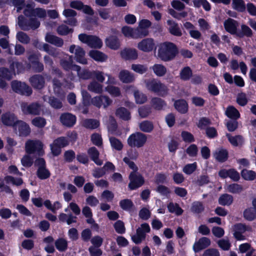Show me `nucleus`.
<instances>
[{"instance_id": "f257e3e1", "label": "nucleus", "mask_w": 256, "mask_h": 256, "mask_svg": "<svg viewBox=\"0 0 256 256\" xmlns=\"http://www.w3.org/2000/svg\"><path fill=\"white\" fill-rule=\"evenodd\" d=\"M24 14L30 18V20L27 22L22 16L18 18V24L23 30H28L30 28L34 30L39 27L40 22L38 18H44L46 15V11L41 8L34 9L31 6L28 5L24 7Z\"/></svg>"}, {"instance_id": "f03ea898", "label": "nucleus", "mask_w": 256, "mask_h": 256, "mask_svg": "<svg viewBox=\"0 0 256 256\" xmlns=\"http://www.w3.org/2000/svg\"><path fill=\"white\" fill-rule=\"evenodd\" d=\"M177 52L175 44L170 42H164L158 46L157 56L162 61L168 62L172 60Z\"/></svg>"}, {"instance_id": "7ed1b4c3", "label": "nucleus", "mask_w": 256, "mask_h": 256, "mask_svg": "<svg viewBox=\"0 0 256 256\" xmlns=\"http://www.w3.org/2000/svg\"><path fill=\"white\" fill-rule=\"evenodd\" d=\"M124 161L134 170L130 175L129 188L130 190H134L142 186L144 182V180L142 176L136 172L138 168L134 162H132L128 158H124Z\"/></svg>"}, {"instance_id": "20e7f679", "label": "nucleus", "mask_w": 256, "mask_h": 256, "mask_svg": "<svg viewBox=\"0 0 256 256\" xmlns=\"http://www.w3.org/2000/svg\"><path fill=\"white\" fill-rule=\"evenodd\" d=\"M146 88L152 92L164 96L168 94V88L164 84L154 78L144 80Z\"/></svg>"}, {"instance_id": "39448f33", "label": "nucleus", "mask_w": 256, "mask_h": 256, "mask_svg": "<svg viewBox=\"0 0 256 256\" xmlns=\"http://www.w3.org/2000/svg\"><path fill=\"white\" fill-rule=\"evenodd\" d=\"M78 39L91 48L100 49L103 45L102 40L96 36L82 34L78 35Z\"/></svg>"}, {"instance_id": "423d86ee", "label": "nucleus", "mask_w": 256, "mask_h": 256, "mask_svg": "<svg viewBox=\"0 0 256 256\" xmlns=\"http://www.w3.org/2000/svg\"><path fill=\"white\" fill-rule=\"evenodd\" d=\"M147 140L146 136L140 132H136L130 134L128 140L127 142L132 148H140L142 147Z\"/></svg>"}, {"instance_id": "0eeeda50", "label": "nucleus", "mask_w": 256, "mask_h": 256, "mask_svg": "<svg viewBox=\"0 0 256 256\" xmlns=\"http://www.w3.org/2000/svg\"><path fill=\"white\" fill-rule=\"evenodd\" d=\"M43 144L38 140H28L25 144V150L28 154L37 152L39 155L44 154Z\"/></svg>"}, {"instance_id": "6e6552de", "label": "nucleus", "mask_w": 256, "mask_h": 256, "mask_svg": "<svg viewBox=\"0 0 256 256\" xmlns=\"http://www.w3.org/2000/svg\"><path fill=\"white\" fill-rule=\"evenodd\" d=\"M150 231V227L147 224H143L136 229V233L132 236V240L136 244H140L146 238V234Z\"/></svg>"}, {"instance_id": "1a4fd4ad", "label": "nucleus", "mask_w": 256, "mask_h": 256, "mask_svg": "<svg viewBox=\"0 0 256 256\" xmlns=\"http://www.w3.org/2000/svg\"><path fill=\"white\" fill-rule=\"evenodd\" d=\"M112 102V100L105 95L96 96L90 99V104L100 108H106Z\"/></svg>"}, {"instance_id": "9d476101", "label": "nucleus", "mask_w": 256, "mask_h": 256, "mask_svg": "<svg viewBox=\"0 0 256 256\" xmlns=\"http://www.w3.org/2000/svg\"><path fill=\"white\" fill-rule=\"evenodd\" d=\"M137 48L144 52H150L156 48V44L152 38H145L139 42L137 44Z\"/></svg>"}, {"instance_id": "9b49d317", "label": "nucleus", "mask_w": 256, "mask_h": 256, "mask_svg": "<svg viewBox=\"0 0 256 256\" xmlns=\"http://www.w3.org/2000/svg\"><path fill=\"white\" fill-rule=\"evenodd\" d=\"M21 110L26 114L38 115L40 114L42 108L38 103L28 104L24 102L21 104Z\"/></svg>"}, {"instance_id": "f8f14e48", "label": "nucleus", "mask_w": 256, "mask_h": 256, "mask_svg": "<svg viewBox=\"0 0 256 256\" xmlns=\"http://www.w3.org/2000/svg\"><path fill=\"white\" fill-rule=\"evenodd\" d=\"M72 54H74L76 60L82 64H86L88 63L87 60L84 58L85 52L82 48L78 46L72 45L69 49Z\"/></svg>"}, {"instance_id": "ddd939ff", "label": "nucleus", "mask_w": 256, "mask_h": 256, "mask_svg": "<svg viewBox=\"0 0 256 256\" xmlns=\"http://www.w3.org/2000/svg\"><path fill=\"white\" fill-rule=\"evenodd\" d=\"M250 227L242 224H235L233 227L234 236L238 240H245V236L243 234L246 231H251Z\"/></svg>"}, {"instance_id": "4468645a", "label": "nucleus", "mask_w": 256, "mask_h": 256, "mask_svg": "<svg viewBox=\"0 0 256 256\" xmlns=\"http://www.w3.org/2000/svg\"><path fill=\"white\" fill-rule=\"evenodd\" d=\"M12 88L13 90L16 92L23 95L30 96L32 92V89L25 83L20 82L14 81L12 82Z\"/></svg>"}, {"instance_id": "2eb2a0df", "label": "nucleus", "mask_w": 256, "mask_h": 256, "mask_svg": "<svg viewBox=\"0 0 256 256\" xmlns=\"http://www.w3.org/2000/svg\"><path fill=\"white\" fill-rule=\"evenodd\" d=\"M14 130L18 132L20 136H27L30 133V128L29 126L24 122L18 120L17 124L14 125Z\"/></svg>"}, {"instance_id": "dca6fc26", "label": "nucleus", "mask_w": 256, "mask_h": 256, "mask_svg": "<svg viewBox=\"0 0 256 256\" xmlns=\"http://www.w3.org/2000/svg\"><path fill=\"white\" fill-rule=\"evenodd\" d=\"M70 6L73 8H75L78 10H82L85 14L90 15H92L94 14L93 10L90 6L84 5L80 1H72L70 4Z\"/></svg>"}, {"instance_id": "f3484780", "label": "nucleus", "mask_w": 256, "mask_h": 256, "mask_svg": "<svg viewBox=\"0 0 256 256\" xmlns=\"http://www.w3.org/2000/svg\"><path fill=\"white\" fill-rule=\"evenodd\" d=\"M2 122L4 124L8 126H12L14 128V125L18 121L17 117L12 113L8 112L2 115Z\"/></svg>"}, {"instance_id": "a211bd4d", "label": "nucleus", "mask_w": 256, "mask_h": 256, "mask_svg": "<svg viewBox=\"0 0 256 256\" xmlns=\"http://www.w3.org/2000/svg\"><path fill=\"white\" fill-rule=\"evenodd\" d=\"M121 57L126 60H135L138 58V52L134 48H124L120 52Z\"/></svg>"}, {"instance_id": "6ab92c4d", "label": "nucleus", "mask_w": 256, "mask_h": 256, "mask_svg": "<svg viewBox=\"0 0 256 256\" xmlns=\"http://www.w3.org/2000/svg\"><path fill=\"white\" fill-rule=\"evenodd\" d=\"M119 80L123 83H131L134 81V75L126 70H121L118 76Z\"/></svg>"}, {"instance_id": "aec40b11", "label": "nucleus", "mask_w": 256, "mask_h": 256, "mask_svg": "<svg viewBox=\"0 0 256 256\" xmlns=\"http://www.w3.org/2000/svg\"><path fill=\"white\" fill-rule=\"evenodd\" d=\"M224 24L225 30L228 32L236 35L238 25L236 20L230 18L224 21Z\"/></svg>"}, {"instance_id": "412c9836", "label": "nucleus", "mask_w": 256, "mask_h": 256, "mask_svg": "<svg viewBox=\"0 0 256 256\" xmlns=\"http://www.w3.org/2000/svg\"><path fill=\"white\" fill-rule=\"evenodd\" d=\"M88 54L90 58L98 62H104L108 58L106 54L97 50H90Z\"/></svg>"}, {"instance_id": "4be33fe9", "label": "nucleus", "mask_w": 256, "mask_h": 256, "mask_svg": "<svg viewBox=\"0 0 256 256\" xmlns=\"http://www.w3.org/2000/svg\"><path fill=\"white\" fill-rule=\"evenodd\" d=\"M210 244V240L209 238L204 237L196 242L193 246L194 250L196 252L208 246Z\"/></svg>"}, {"instance_id": "5701e85b", "label": "nucleus", "mask_w": 256, "mask_h": 256, "mask_svg": "<svg viewBox=\"0 0 256 256\" xmlns=\"http://www.w3.org/2000/svg\"><path fill=\"white\" fill-rule=\"evenodd\" d=\"M73 70L77 72L78 76L80 79L88 80L91 78L92 72H91L88 70L86 68L82 69L78 65H74L73 66Z\"/></svg>"}, {"instance_id": "b1692460", "label": "nucleus", "mask_w": 256, "mask_h": 256, "mask_svg": "<svg viewBox=\"0 0 256 256\" xmlns=\"http://www.w3.org/2000/svg\"><path fill=\"white\" fill-rule=\"evenodd\" d=\"M60 120L62 124L68 127L72 126L76 122V116L69 113L62 114Z\"/></svg>"}, {"instance_id": "393cba45", "label": "nucleus", "mask_w": 256, "mask_h": 256, "mask_svg": "<svg viewBox=\"0 0 256 256\" xmlns=\"http://www.w3.org/2000/svg\"><path fill=\"white\" fill-rule=\"evenodd\" d=\"M13 72L8 71L6 68H0V88H4L6 86V83L4 78L10 80L12 78Z\"/></svg>"}, {"instance_id": "a878e982", "label": "nucleus", "mask_w": 256, "mask_h": 256, "mask_svg": "<svg viewBox=\"0 0 256 256\" xmlns=\"http://www.w3.org/2000/svg\"><path fill=\"white\" fill-rule=\"evenodd\" d=\"M106 45L114 50H118L120 46L119 40L116 36H110L105 40Z\"/></svg>"}, {"instance_id": "bb28decb", "label": "nucleus", "mask_w": 256, "mask_h": 256, "mask_svg": "<svg viewBox=\"0 0 256 256\" xmlns=\"http://www.w3.org/2000/svg\"><path fill=\"white\" fill-rule=\"evenodd\" d=\"M89 91L96 94H102L104 92L103 85L95 80L91 82L88 86Z\"/></svg>"}, {"instance_id": "cd10ccee", "label": "nucleus", "mask_w": 256, "mask_h": 256, "mask_svg": "<svg viewBox=\"0 0 256 256\" xmlns=\"http://www.w3.org/2000/svg\"><path fill=\"white\" fill-rule=\"evenodd\" d=\"M30 81L32 85L36 88L40 89L44 86V78L40 75H36L32 76Z\"/></svg>"}, {"instance_id": "c85d7f7f", "label": "nucleus", "mask_w": 256, "mask_h": 256, "mask_svg": "<svg viewBox=\"0 0 256 256\" xmlns=\"http://www.w3.org/2000/svg\"><path fill=\"white\" fill-rule=\"evenodd\" d=\"M214 158L220 162L226 161L228 158V152L226 150L218 148L214 153Z\"/></svg>"}, {"instance_id": "c756f323", "label": "nucleus", "mask_w": 256, "mask_h": 256, "mask_svg": "<svg viewBox=\"0 0 256 256\" xmlns=\"http://www.w3.org/2000/svg\"><path fill=\"white\" fill-rule=\"evenodd\" d=\"M150 68L152 70L154 73L157 76L159 77L164 76L167 72L166 67L162 64H154Z\"/></svg>"}, {"instance_id": "7c9ffc66", "label": "nucleus", "mask_w": 256, "mask_h": 256, "mask_svg": "<svg viewBox=\"0 0 256 256\" xmlns=\"http://www.w3.org/2000/svg\"><path fill=\"white\" fill-rule=\"evenodd\" d=\"M167 24L169 26V31L171 34L178 36L182 35L181 30L176 22L172 20H168Z\"/></svg>"}, {"instance_id": "2f4dec72", "label": "nucleus", "mask_w": 256, "mask_h": 256, "mask_svg": "<svg viewBox=\"0 0 256 256\" xmlns=\"http://www.w3.org/2000/svg\"><path fill=\"white\" fill-rule=\"evenodd\" d=\"M252 35V30L245 24H242L240 27V30H237L236 34V36L240 38H242L244 36L250 37Z\"/></svg>"}, {"instance_id": "473e14b6", "label": "nucleus", "mask_w": 256, "mask_h": 256, "mask_svg": "<svg viewBox=\"0 0 256 256\" xmlns=\"http://www.w3.org/2000/svg\"><path fill=\"white\" fill-rule=\"evenodd\" d=\"M116 115L124 120H128L130 119V113L124 108H118L116 112Z\"/></svg>"}, {"instance_id": "72a5a7b5", "label": "nucleus", "mask_w": 256, "mask_h": 256, "mask_svg": "<svg viewBox=\"0 0 256 256\" xmlns=\"http://www.w3.org/2000/svg\"><path fill=\"white\" fill-rule=\"evenodd\" d=\"M192 70L189 66H185L180 72V78L182 80H188L192 76Z\"/></svg>"}, {"instance_id": "f704fd0d", "label": "nucleus", "mask_w": 256, "mask_h": 256, "mask_svg": "<svg viewBox=\"0 0 256 256\" xmlns=\"http://www.w3.org/2000/svg\"><path fill=\"white\" fill-rule=\"evenodd\" d=\"M88 154L91 157L93 161L98 166H100L102 164V162L98 159L99 152L94 147L90 148L88 150Z\"/></svg>"}, {"instance_id": "c9c22d12", "label": "nucleus", "mask_w": 256, "mask_h": 256, "mask_svg": "<svg viewBox=\"0 0 256 256\" xmlns=\"http://www.w3.org/2000/svg\"><path fill=\"white\" fill-rule=\"evenodd\" d=\"M175 108L180 113L185 114L188 110V104L184 100H178L174 103Z\"/></svg>"}, {"instance_id": "e433bc0d", "label": "nucleus", "mask_w": 256, "mask_h": 256, "mask_svg": "<svg viewBox=\"0 0 256 256\" xmlns=\"http://www.w3.org/2000/svg\"><path fill=\"white\" fill-rule=\"evenodd\" d=\"M45 40L47 42L57 46H61L63 44V41L61 38L50 34H47Z\"/></svg>"}, {"instance_id": "4c0bfd02", "label": "nucleus", "mask_w": 256, "mask_h": 256, "mask_svg": "<svg viewBox=\"0 0 256 256\" xmlns=\"http://www.w3.org/2000/svg\"><path fill=\"white\" fill-rule=\"evenodd\" d=\"M43 99L44 101L48 102L50 106L54 108H60L62 106V102L54 97H48L44 96Z\"/></svg>"}, {"instance_id": "58836bf2", "label": "nucleus", "mask_w": 256, "mask_h": 256, "mask_svg": "<svg viewBox=\"0 0 256 256\" xmlns=\"http://www.w3.org/2000/svg\"><path fill=\"white\" fill-rule=\"evenodd\" d=\"M232 202V196L227 194H222L218 198V203L222 206H230Z\"/></svg>"}, {"instance_id": "ea45409f", "label": "nucleus", "mask_w": 256, "mask_h": 256, "mask_svg": "<svg viewBox=\"0 0 256 256\" xmlns=\"http://www.w3.org/2000/svg\"><path fill=\"white\" fill-rule=\"evenodd\" d=\"M242 178L246 180H253L256 178V173L252 170L244 169L241 172Z\"/></svg>"}, {"instance_id": "a19ab883", "label": "nucleus", "mask_w": 256, "mask_h": 256, "mask_svg": "<svg viewBox=\"0 0 256 256\" xmlns=\"http://www.w3.org/2000/svg\"><path fill=\"white\" fill-rule=\"evenodd\" d=\"M131 69L134 72L142 74L147 72L148 68L146 65L133 64L131 66Z\"/></svg>"}, {"instance_id": "79ce46f5", "label": "nucleus", "mask_w": 256, "mask_h": 256, "mask_svg": "<svg viewBox=\"0 0 256 256\" xmlns=\"http://www.w3.org/2000/svg\"><path fill=\"white\" fill-rule=\"evenodd\" d=\"M238 250L241 253H244L248 252L246 256H251L254 252V250L252 248L248 243L241 244L239 246Z\"/></svg>"}, {"instance_id": "37998d69", "label": "nucleus", "mask_w": 256, "mask_h": 256, "mask_svg": "<svg viewBox=\"0 0 256 256\" xmlns=\"http://www.w3.org/2000/svg\"><path fill=\"white\" fill-rule=\"evenodd\" d=\"M226 115L230 118L238 119L240 116L238 111L233 106H229L226 111Z\"/></svg>"}, {"instance_id": "c03bdc74", "label": "nucleus", "mask_w": 256, "mask_h": 256, "mask_svg": "<svg viewBox=\"0 0 256 256\" xmlns=\"http://www.w3.org/2000/svg\"><path fill=\"white\" fill-rule=\"evenodd\" d=\"M244 216L248 220H253L256 218V209L254 208H250L246 210L244 212Z\"/></svg>"}, {"instance_id": "a18cd8bd", "label": "nucleus", "mask_w": 256, "mask_h": 256, "mask_svg": "<svg viewBox=\"0 0 256 256\" xmlns=\"http://www.w3.org/2000/svg\"><path fill=\"white\" fill-rule=\"evenodd\" d=\"M105 90L112 96L118 97L120 96V90L118 87L108 85L106 87Z\"/></svg>"}, {"instance_id": "49530a36", "label": "nucleus", "mask_w": 256, "mask_h": 256, "mask_svg": "<svg viewBox=\"0 0 256 256\" xmlns=\"http://www.w3.org/2000/svg\"><path fill=\"white\" fill-rule=\"evenodd\" d=\"M122 32L124 35L126 37L136 38L137 35L136 34L135 28L125 26L122 28Z\"/></svg>"}, {"instance_id": "de8ad7c7", "label": "nucleus", "mask_w": 256, "mask_h": 256, "mask_svg": "<svg viewBox=\"0 0 256 256\" xmlns=\"http://www.w3.org/2000/svg\"><path fill=\"white\" fill-rule=\"evenodd\" d=\"M55 246L58 250L64 252L68 248V242L64 238H60L55 242Z\"/></svg>"}, {"instance_id": "09e8293b", "label": "nucleus", "mask_w": 256, "mask_h": 256, "mask_svg": "<svg viewBox=\"0 0 256 256\" xmlns=\"http://www.w3.org/2000/svg\"><path fill=\"white\" fill-rule=\"evenodd\" d=\"M134 94L136 102L138 104H142L147 101L146 96L138 90L134 91Z\"/></svg>"}, {"instance_id": "8fccbe9b", "label": "nucleus", "mask_w": 256, "mask_h": 256, "mask_svg": "<svg viewBox=\"0 0 256 256\" xmlns=\"http://www.w3.org/2000/svg\"><path fill=\"white\" fill-rule=\"evenodd\" d=\"M232 7L238 12H244L246 9L244 2L243 0H232Z\"/></svg>"}, {"instance_id": "3c124183", "label": "nucleus", "mask_w": 256, "mask_h": 256, "mask_svg": "<svg viewBox=\"0 0 256 256\" xmlns=\"http://www.w3.org/2000/svg\"><path fill=\"white\" fill-rule=\"evenodd\" d=\"M226 191L231 193H239L242 190V186L237 184L226 185L225 186Z\"/></svg>"}, {"instance_id": "603ef678", "label": "nucleus", "mask_w": 256, "mask_h": 256, "mask_svg": "<svg viewBox=\"0 0 256 256\" xmlns=\"http://www.w3.org/2000/svg\"><path fill=\"white\" fill-rule=\"evenodd\" d=\"M226 136L230 144L234 146H238L243 143V138L240 136H232L229 134H227Z\"/></svg>"}, {"instance_id": "864d4df0", "label": "nucleus", "mask_w": 256, "mask_h": 256, "mask_svg": "<svg viewBox=\"0 0 256 256\" xmlns=\"http://www.w3.org/2000/svg\"><path fill=\"white\" fill-rule=\"evenodd\" d=\"M139 127L141 130L146 132H150L154 128L152 124L147 120L144 121L139 124Z\"/></svg>"}, {"instance_id": "5fc2aeb1", "label": "nucleus", "mask_w": 256, "mask_h": 256, "mask_svg": "<svg viewBox=\"0 0 256 256\" xmlns=\"http://www.w3.org/2000/svg\"><path fill=\"white\" fill-rule=\"evenodd\" d=\"M168 208L170 212L174 213L177 215H180L183 212L178 204L173 202H170L168 205Z\"/></svg>"}, {"instance_id": "6e6d98bb", "label": "nucleus", "mask_w": 256, "mask_h": 256, "mask_svg": "<svg viewBox=\"0 0 256 256\" xmlns=\"http://www.w3.org/2000/svg\"><path fill=\"white\" fill-rule=\"evenodd\" d=\"M83 125L87 128L94 129L98 128L100 126L98 121L96 120H86L83 122Z\"/></svg>"}, {"instance_id": "4d7b16f0", "label": "nucleus", "mask_w": 256, "mask_h": 256, "mask_svg": "<svg viewBox=\"0 0 256 256\" xmlns=\"http://www.w3.org/2000/svg\"><path fill=\"white\" fill-rule=\"evenodd\" d=\"M151 104L152 106L154 108L159 110L165 106V103L162 99L158 98H154L151 100Z\"/></svg>"}, {"instance_id": "13d9d810", "label": "nucleus", "mask_w": 256, "mask_h": 256, "mask_svg": "<svg viewBox=\"0 0 256 256\" xmlns=\"http://www.w3.org/2000/svg\"><path fill=\"white\" fill-rule=\"evenodd\" d=\"M110 142L112 148L117 150H120L123 148V145L122 142L119 140L115 138L110 137Z\"/></svg>"}, {"instance_id": "bf43d9fd", "label": "nucleus", "mask_w": 256, "mask_h": 256, "mask_svg": "<svg viewBox=\"0 0 256 256\" xmlns=\"http://www.w3.org/2000/svg\"><path fill=\"white\" fill-rule=\"evenodd\" d=\"M38 177L42 180L48 178L50 176L49 171L44 167H40L37 172Z\"/></svg>"}, {"instance_id": "052dcab7", "label": "nucleus", "mask_w": 256, "mask_h": 256, "mask_svg": "<svg viewBox=\"0 0 256 256\" xmlns=\"http://www.w3.org/2000/svg\"><path fill=\"white\" fill-rule=\"evenodd\" d=\"M84 215L88 218L87 222L89 224H93L94 222V220L92 218V212L90 208L88 206H84L82 210Z\"/></svg>"}, {"instance_id": "680f3d73", "label": "nucleus", "mask_w": 256, "mask_h": 256, "mask_svg": "<svg viewBox=\"0 0 256 256\" xmlns=\"http://www.w3.org/2000/svg\"><path fill=\"white\" fill-rule=\"evenodd\" d=\"M4 180L8 184H12L16 186H20L22 184V180L20 178H14L11 176H6Z\"/></svg>"}, {"instance_id": "e2e57ef3", "label": "nucleus", "mask_w": 256, "mask_h": 256, "mask_svg": "<svg viewBox=\"0 0 256 256\" xmlns=\"http://www.w3.org/2000/svg\"><path fill=\"white\" fill-rule=\"evenodd\" d=\"M218 246L224 250H228L231 246V244L228 239H222L218 242Z\"/></svg>"}, {"instance_id": "0e129e2a", "label": "nucleus", "mask_w": 256, "mask_h": 256, "mask_svg": "<svg viewBox=\"0 0 256 256\" xmlns=\"http://www.w3.org/2000/svg\"><path fill=\"white\" fill-rule=\"evenodd\" d=\"M196 167L197 164L196 162L188 164L184 167L183 172L187 174H190L196 170Z\"/></svg>"}, {"instance_id": "69168bd1", "label": "nucleus", "mask_w": 256, "mask_h": 256, "mask_svg": "<svg viewBox=\"0 0 256 256\" xmlns=\"http://www.w3.org/2000/svg\"><path fill=\"white\" fill-rule=\"evenodd\" d=\"M198 152V147L196 144H190L186 150V154L190 157L196 156Z\"/></svg>"}, {"instance_id": "338daca9", "label": "nucleus", "mask_w": 256, "mask_h": 256, "mask_svg": "<svg viewBox=\"0 0 256 256\" xmlns=\"http://www.w3.org/2000/svg\"><path fill=\"white\" fill-rule=\"evenodd\" d=\"M29 154H25L21 160V163L24 166L30 167L33 163V159Z\"/></svg>"}, {"instance_id": "774afa93", "label": "nucleus", "mask_w": 256, "mask_h": 256, "mask_svg": "<svg viewBox=\"0 0 256 256\" xmlns=\"http://www.w3.org/2000/svg\"><path fill=\"white\" fill-rule=\"evenodd\" d=\"M181 136L183 140L186 142H192L194 141V138L193 135L186 131H183L182 132Z\"/></svg>"}]
</instances>
